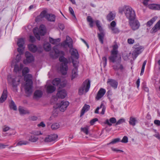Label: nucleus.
<instances>
[{"instance_id":"nucleus-1","label":"nucleus","mask_w":160,"mask_h":160,"mask_svg":"<svg viewBox=\"0 0 160 160\" xmlns=\"http://www.w3.org/2000/svg\"><path fill=\"white\" fill-rule=\"evenodd\" d=\"M53 50L55 52V54L53 55L50 53V55L53 58H56L59 56H61L59 58V61L62 63L60 66V71L63 75H66L68 69L67 64L68 61L67 58H65L63 56L64 55V52L62 51H60L57 49V46H55L53 48Z\"/></svg>"},{"instance_id":"nucleus-2","label":"nucleus","mask_w":160,"mask_h":160,"mask_svg":"<svg viewBox=\"0 0 160 160\" xmlns=\"http://www.w3.org/2000/svg\"><path fill=\"white\" fill-rule=\"evenodd\" d=\"M119 12L122 13L123 12L129 21L134 20L135 19L136 14L132 8L128 6H124L119 8Z\"/></svg>"},{"instance_id":"nucleus-3","label":"nucleus","mask_w":160,"mask_h":160,"mask_svg":"<svg viewBox=\"0 0 160 160\" xmlns=\"http://www.w3.org/2000/svg\"><path fill=\"white\" fill-rule=\"evenodd\" d=\"M68 38L70 40L69 42H68L67 41H65L62 43V45L64 46L66 45H67L70 48V51L71 52V58L72 61V60L74 61L78 60V59L79 58V54L78 51L76 49L72 48V40L68 36H67V39H68Z\"/></svg>"},{"instance_id":"nucleus-4","label":"nucleus","mask_w":160,"mask_h":160,"mask_svg":"<svg viewBox=\"0 0 160 160\" xmlns=\"http://www.w3.org/2000/svg\"><path fill=\"white\" fill-rule=\"evenodd\" d=\"M32 75L28 74L25 75L24 80L26 82L25 86V91L28 96H30L32 92Z\"/></svg>"},{"instance_id":"nucleus-5","label":"nucleus","mask_w":160,"mask_h":160,"mask_svg":"<svg viewBox=\"0 0 160 160\" xmlns=\"http://www.w3.org/2000/svg\"><path fill=\"white\" fill-rule=\"evenodd\" d=\"M69 104V103L68 101H62L60 103H57L55 107L56 109L54 110L52 116L54 117H57L58 116V113H55V112L57 111V108H59L60 111L64 112L66 109Z\"/></svg>"},{"instance_id":"nucleus-6","label":"nucleus","mask_w":160,"mask_h":160,"mask_svg":"<svg viewBox=\"0 0 160 160\" xmlns=\"http://www.w3.org/2000/svg\"><path fill=\"white\" fill-rule=\"evenodd\" d=\"M90 87V81L87 79L83 82L82 86L79 89L78 94L82 95L88 92Z\"/></svg>"},{"instance_id":"nucleus-7","label":"nucleus","mask_w":160,"mask_h":160,"mask_svg":"<svg viewBox=\"0 0 160 160\" xmlns=\"http://www.w3.org/2000/svg\"><path fill=\"white\" fill-rule=\"evenodd\" d=\"M33 32L36 38L38 40H40V36L38 32H39V34L42 36H44L46 33V29L45 26L43 24L41 25L39 29L38 28H35L33 29Z\"/></svg>"},{"instance_id":"nucleus-8","label":"nucleus","mask_w":160,"mask_h":160,"mask_svg":"<svg viewBox=\"0 0 160 160\" xmlns=\"http://www.w3.org/2000/svg\"><path fill=\"white\" fill-rule=\"evenodd\" d=\"M41 18L45 17L48 21L54 22L55 20V16L52 14H47L46 10H43L42 12L39 16Z\"/></svg>"},{"instance_id":"nucleus-9","label":"nucleus","mask_w":160,"mask_h":160,"mask_svg":"<svg viewBox=\"0 0 160 160\" xmlns=\"http://www.w3.org/2000/svg\"><path fill=\"white\" fill-rule=\"evenodd\" d=\"M72 63L74 68L72 69L71 73L72 80L76 78L78 76V68L79 62L78 60L74 61L72 60Z\"/></svg>"},{"instance_id":"nucleus-10","label":"nucleus","mask_w":160,"mask_h":160,"mask_svg":"<svg viewBox=\"0 0 160 160\" xmlns=\"http://www.w3.org/2000/svg\"><path fill=\"white\" fill-rule=\"evenodd\" d=\"M52 84L54 86H57L59 88H62L65 87L67 84V81L64 80L61 82L59 78H56L52 82Z\"/></svg>"},{"instance_id":"nucleus-11","label":"nucleus","mask_w":160,"mask_h":160,"mask_svg":"<svg viewBox=\"0 0 160 160\" xmlns=\"http://www.w3.org/2000/svg\"><path fill=\"white\" fill-rule=\"evenodd\" d=\"M129 25L133 30H136L138 29L140 26V24L137 20H131L129 21Z\"/></svg>"},{"instance_id":"nucleus-12","label":"nucleus","mask_w":160,"mask_h":160,"mask_svg":"<svg viewBox=\"0 0 160 160\" xmlns=\"http://www.w3.org/2000/svg\"><path fill=\"white\" fill-rule=\"evenodd\" d=\"M26 59L23 61V63L26 64L33 62L34 61V57L29 52H26L25 53Z\"/></svg>"},{"instance_id":"nucleus-13","label":"nucleus","mask_w":160,"mask_h":160,"mask_svg":"<svg viewBox=\"0 0 160 160\" xmlns=\"http://www.w3.org/2000/svg\"><path fill=\"white\" fill-rule=\"evenodd\" d=\"M58 136L56 134H52L48 135L44 139L45 142H55L57 141Z\"/></svg>"},{"instance_id":"nucleus-14","label":"nucleus","mask_w":160,"mask_h":160,"mask_svg":"<svg viewBox=\"0 0 160 160\" xmlns=\"http://www.w3.org/2000/svg\"><path fill=\"white\" fill-rule=\"evenodd\" d=\"M143 49V47L142 46H139L136 48L132 53L133 57L136 58L138 55L142 52Z\"/></svg>"},{"instance_id":"nucleus-15","label":"nucleus","mask_w":160,"mask_h":160,"mask_svg":"<svg viewBox=\"0 0 160 160\" xmlns=\"http://www.w3.org/2000/svg\"><path fill=\"white\" fill-rule=\"evenodd\" d=\"M117 54L111 53V55L109 57V58L110 60L113 63L115 62H121V58H118Z\"/></svg>"},{"instance_id":"nucleus-16","label":"nucleus","mask_w":160,"mask_h":160,"mask_svg":"<svg viewBox=\"0 0 160 160\" xmlns=\"http://www.w3.org/2000/svg\"><path fill=\"white\" fill-rule=\"evenodd\" d=\"M106 92V91L104 89L100 88L95 97L96 99L97 100H99L104 96Z\"/></svg>"},{"instance_id":"nucleus-17","label":"nucleus","mask_w":160,"mask_h":160,"mask_svg":"<svg viewBox=\"0 0 160 160\" xmlns=\"http://www.w3.org/2000/svg\"><path fill=\"white\" fill-rule=\"evenodd\" d=\"M107 83L109 84L114 89L117 88L118 85V82L115 80L109 79L107 81Z\"/></svg>"},{"instance_id":"nucleus-18","label":"nucleus","mask_w":160,"mask_h":160,"mask_svg":"<svg viewBox=\"0 0 160 160\" xmlns=\"http://www.w3.org/2000/svg\"><path fill=\"white\" fill-rule=\"evenodd\" d=\"M100 108L102 109V111L101 112V114L102 115L104 114L106 110V107L105 105L102 102L101 103L100 106L98 107L95 110L94 112L95 113L98 114L99 113V110Z\"/></svg>"},{"instance_id":"nucleus-19","label":"nucleus","mask_w":160,"mask_h":160,"mask_svg":"<svg viewBox=\"0 0 160 160\" xmlns=\"http://www.w3.org/2000/svg\"><path fill=\"white\" fill-rule=\"evenodd\" d=\"M121 62H117L116 64L112 66L113 69L116 71L120 70L121 72H122L124 69L123 65L121 64Z\"/></svg>"},{"instance_id":"nucleus-20","label":"nucleus","mask_w":160,"mask_h":160,"mask_svg":"<svg viewBox=\"0 0 160 160\" xmlns=\"http://www.w3.org/2000/svg\"><path fill=\"white\" fill-rule=\"evenodd\" d=\"M21 78V76H18L15 78H13L12 79V84L13 87H17L19 84Z\"/></svg>"},{"instance_id":"nucleus-21","label":"nucleus","mask_w":160,"mask_h":160,"mask_svg":"<svg viewBox=\"0 0 160 160\" xmlns=\"http://www.w3.org/2000/svg\"><path fill=\"white\" fill-rule=\"evenodd\" d=\"M116 119L115 118L112 117L110 118L109 119H107L105 122V124H107L109 126H111L112 124H116Z\"/></svg>"},{"instance_id":"nucleus-22","label":"nucleus","mask_w":160,"mask_h":160,"mask_svg":"<svg viewBox=\"0 0 160 160\" xmlns=\"http://www.w3.org/2000/svg\"><path fill=\"white\" fill-rule=\"evenodd\" d=\"M160 29V20L156 23L154 27L152 28L151 32L152 33L157 32Z\"/></svg>"},{"instance_id":"nucleus-23","label":"nucleus","mask_w":160,"mask_h":160,"mask_svg":"<svg viewBox=\"0 0 160 160\" xmlns=\"http://www.w3.org/2000/svg\"><path fill=\"white\" fill-rule=\"evenodd\" d=\"M57 95L59 98L62 99L64 98L67 95L66 91L65 90H62L59 91L58 92Z\"/></svg>"},{"instance_id":"nucleus-24","label":"nucleus","mask_w":160,"mask_h":160,"mask_svg":"<svg viewBox=\"0 0 160 160\" xmlns=\"http://www.w3.org/2000/svg\"><path fill=\"white\" fill-rule=\"evenodd\" d=\"M7 97V91L4 90L0 98V102L2 103L6 99Z\"/></svg>"},{"instance_id":"nucleus-25","label":"nucleus","mask_w":160,"mask_h":160,"mask_svg":"<svg viewBox=\"0 0 160 160\" xmlns=\"http://www.w3.org/2000/svg\"><path fill=\"white\" fill-rule=\"evenodd\" d=\"M90 108V106L89 105L85 104L81 111L80 116L81 117L86 112L89 110Z\"/></svg>"},{"instance_id":"nucleus-26","label":"nucleus","mask_w":160,"mask_h":160,"mask_svg":"<svg viewBox=\"0 0 160 160\" xmlns=\"http://www.w3.org/2000/svg\"><path fill=\"white\" fill-rule=\"evenodd\" d=\"M115 16V13L112 12H110L107 15L106 18L107 20L110 21L114 19Z\"/></svg>"},{"instance_id":"nucleus-27","label":"nucleus","mask_w":160,"mask_h":160,"mask_svg":"<svg viewBox=\"0 0 160 160\" xmlns=\"http://www.w3.org/2000/svg\"><path fill=\"white\" fill-rule=\"evenodd\" d=\"M112 49L111 51V53L113 54H118V46L117 44V42L115 41L114 42V45L112 46Z\"/></svg>"},{"instance_id":"nucleus-28","label":"nucleus","mask_w":160,"mask_h":160,"mask_svg":"<svg viewBox=\"0 0 160 160\" xmlns=\"http://www.w3.org/2000/svg\"><path fill=\"white\" fill-rule=\"evenodd\" d=\"M138 122V121L136 118L133 117H131L129 118V124L132 126H134Z\"/></svg>"},{"instance_id":"nucleus-29","label":"nucleus","mask_w":160,"mask_h":160,"mask_svg":"<svg viewBox=\"0 0 160 160\" xmlns=\"http://www.w3.org/2000/svg\"><path fill=\"white\" fill-rule=\"evenodd\" d=\"M148 7L151 9L160 10V4H151L149 5Z\"/></svg>"},{"instance_id":"nucleus-30","label":"nucleus","mask_w":160,"mask_h":160,"mask_svg":"<svg viewBox=\"0 0 160 160\" xmlns=\"http://www.w3.org/2000/svg\"><path fill=\"white\" fill-rule=\"evenodd\" d=\"M28 48L30 51L33 52H36L38 49L36 46L32 44L28 45Z\"/></svg>"},{"instance_id":"nucleus-31","label":"nucleus","mask_w":160,"mask_h":160,"mask_svg":"<svg viewBox=\"0 0 160 160\" xmlns=\"http://www.w3.org/2000/svg\"><path fill=\"white\" fill-rule=\"evenodd\" d=\"M42 95L41 91L39 90H36L34 93V98H41Z\"/></svg>"},{"instance_id":"nucleus-32","label":"nucleus","mask_w":160,"mask_h":160,"mask_svg":"<svg viewBox=\"0 0 160 160\" xmlns=\"http://www.w3.org/2000/svg\"><path fill=\"white\" fill-rule=\"evenodd\" d=\"M56 88L52 85H48L47 88V91L48 93H52L54 92Z\"/></svg>"},{"instance_id":"nucleus-33","label":"nucleus","mask_w":160,"mask_h":160,"mask_svg":"<svg viewBox=\"0 0 160 160\" xmlns=\"http://www.w3.org/2000/svg\"><path fill=\"white\" fill-rule=\"evenodd\" d=\"M157 19V17H154L151 19L149 21L147 22L146 23V25L148 27H150L151 26L152 24Z\"/></svg>"},{"instance_id":"nucleus-34","label":"nucleus","mask_w":160,"mask_h":160,"mask_svg":"<svg viewBox=\"0 0 160 160\" xmlns=\"http://www.w3.org/2000/svg\"><path fill=\"white\" fill-rule=\"evenodd\" d=\"M18 110L21 114H25L29 113V112L28 110L24 109L23 107H19Z\"/></svg>"},{"instance_id":"nucleus-35","label":"nucleus","mask_w":160,"mask_h":160,"mask_svg":"<svg viewBox=\"0 0 160 160\" xmlns=\"http://www.w3.org/2000/svg\"><path fill=\"white\" fill-rule=\"evenodd\" d=\"M87 21L89 22V25L91 28L93 27V24L94 23V20L90 16H88L87 18Z\"/></svg>"},{"instance_id":"nucleus-36","label":"nucleus","mask_w":160,"mask_h":160,"mask_svg":"<svg viewBox=\"0 0 160 160\" xmlns=\"http://www.w3.org/2000/svg\"><path fill=\"white\" fill-rule=\"evenodd\" d=\"M49 40L51 43L53 44H57L60 42V39L58 38V39H54L51 38H49Z\"/></svg>"},{"instance_id":"nucleus-37","label":"nucleus","mask_w":160,"mask_h":160,"mask_svg":"<svg viewBox=\"0 0 160 160\" xmlns=\"http://www.w3.org/2000/svg\"><path fill=\"white\" fill-rule=\"evenodd\" d=\"M23 67L22 64H21L20 66L18 65H15L14 66V71L17 72L21 70Z\"/></svg>"},{"instance_id":"nucleus-38","label":"nucleus","mask_w":160,"mask_h":160,"mask_svg":"<svg viewBox=\"0 0 160 160\" xmlns=\"http://www.w3.org/2000/svg\"><path fill=\"white\" fill-rule=\"evenodd\" d=\"M44 49L46 51H49L51 48V45L48 42H46L43 45Z\"/></svg>"},{"instance_id":"nucleus-39","label":"nucleus","mask_w":160,"mask_h":160,"mask_svg":"<svg viewBox=\"0 0 160 160\" xmlns=\"http://www.w3.org/2000/svg\"><path fill=\"white\" fill-rule=\"evenodd\" d=\"M101 33L98 34V37L100 41L102 43H103V39L104 36V34L102 31H100Z\"/></svg>"},{"instance_id":"nucleus-40","label":"nucleus","mask_w":160,"mask_h":160,"mask_svg":"<svg viewBox=\"0 0 160 160\" xmlns=\"http://www.w3.org/2000/svg\"><path fill=\"white\" fill-rule=\"evenodd\" d=\"M24 44V40L23 38H20L18 40L17 42V44L18 47L21 48L23 46Z\"/></svg>"},{"instance_id":"nucleus-41","label":"nucleus","mask_w":160,"mask_h":160,"mask_svg":"<svg viewBox=\"0 0 160 160\" xmlns=\"http://www.w3.org/2000/svg\"><path fill=\"white\" fill-rule=\"evenodd\" d=\"M38 140V138L34 136H31L29 138V140L32 142H37Z\"/></svg>"},{"instance_id":"nucleus-42","label":"nucleus","mask_w":160,"mask_h":160,"mask_svg":"<svg viewBox=\"0 0 160 160\" xmlns=\"http://www.w3.org/2000/svg\"><path fill=\"white\" fill-rule=\"evenodd\" d=\"M29 143L28 141H19L17 144V146L26 145Z\"/></svg>"},{"instance_id":"nucleus-43","label":"nucleus","mask_w":160,"mask_h":160,"mask_svg":"<svg viewBox=\"0 0 160 160\" xmlns=\"http://www.w3.org/2000/svg\"><path fill=\"white\" fill-rule=\"evenodd\" d=\"M59 124L57 123H55L53 124L51 126V128L52 130H56L59 128Z\"/></svg>"},{"instance_id":"nucleus-44","label":"nucleus","mask_w":160,"mask_h":160,"mask_svg":"<svg viewBox=\"0 0 160 160\" xmlns=\"http://www.w3.org/2000/svg\"><path fill=\"white\" fill-rule=\"evenodd\" d=\"M10 107L12 109L14 110H16L17 109L16 106L13 101H11L10 105Z\"/></svg>"},{"instance_id":"nucleus-45","label":"nucleus","mask_w":160,"mask_h":160,"mask_svg":"<svg viewBox=\"0 0 160 160\" xmlns=\"http://www.w3.org/2000/svg\"><path fill=\"white\" fill-rule=\"evenodd\" d=\"M96 23L97 27L98 28V30L100 31H103L102 28L100 24V22L99 20H96L95 21Z\"/></svg>"},{"instance_id":"nucleus-46","label":"nucleus","mask_w":160,"mask_h":160,"mask_svg":"<svg viewBox=\"0 0 160 160\" xmlns=\"http://www.w3.org/2000/svg\"><path fill=\"white\" fill-rule=\"evenodd\" d=\"M29 69L27 67L24 68L22 70V73L23 76L24 75L27 73L29 72Z\"/></svg>"},{"instance_id":"nucleus-47","label":"nucleus","mask_w":160,"mask_h":160,"mask_svg":"<svg viewBox=\"0 0 160 160\" xmlns=\"http://www.w3.org/2000/svg\"><path fill=\"white\" fill-rule=\"evenodd\" d=\"M120 139L119 138H116L110 142L107 143V145H109L110 144H114L116 143L119 142L120 141Z\"/></svg>"},{"instance_id":"nucleus-48","label":"nucleus","mask_w":160,"mask_h":160,"mask_svg":"<svg viewBox=\"0 0 160 160\" xmlns=\"http://www.w3.org/2000/svg\"><path fill=\"white\" fill-rule=\"evenodd\" d=\"M125 122V120L124 118H121L119 119L117 122L116 121V124L115 125H118L121 124Z\"/></svg>"},{"instance_id":"nucleus-49","label":"nucleus","mask_w":160,"mask_h":160,"mask_svg":"<svg viewBox=\"0 0 160 160\" xmlns=\"http://www.w3.org/2000/svg\"><path fill=\"white\" fill-rule=\"evenodd\" d=\"M110 29L112 30V32L114 33H118L120 31L119 29L116 27L114 28H112Z\"/></svg>"},{"instance_id":"nucleus-50","label":"nucleus","mask_w":160,"mask_h":160,"mask_svg":"<svg viewBox=\"0 0 160 160\" xmlns=\"http://www.w3.org/2000/svg\"><path fill=\"white\" fill-rule=\"evenodd\" d=\"M16 133L15 131L13 129H10V132L7 133L8 136H11L12 135H14Z\"/></svg>"},{"instance_id":"nucleus-51","label":"nucleus","mask_w":160,"mask_h":160,"mask_svg":"<svg viewBox=\"0 0 160 160\" xmlns=\"http://www.w3.org/2000/svg\"><path fill=\"white\" fill-rule=\"evenodd\" d=\"M81 130L84 132L87 135L88 133V127H84L81 128Z\"/></svg>"},{"instance_id":"nucleus-52","label":"nucleus","mask_w":160,"mask_h":160,"mask_svg":"<svg viewBox=\"0 0 160 160\" xmlns=\"http://www.w3.org/2000/svg\"><path fill=\"white\" fill-rule=\"evenodd\" d=\"M69 9L71 14L72 15V16L75 19H76V18L74 14V11L72 8L70 7L69 8Z\"/></svg>"},{"instance_id":"nucleus-53","label":"nucleus","mask_w":160,"mask_h":160,"mask_svg":"<svg viewBox=\"0 0 160 160\" xmlns=\"http://www.w3.org/2000/svg\"><path fill=\"white\" fill-rule=\"evenodd\" d=\"M10 129V127L6 125L3 126L2 128V131L3 132H6Z\"/></svg>"},{"instance_id":"nucleus-54","label":"nucleus","mask_w":160,"mask_h":160,"mask_svg":"<svg viewBox=\"0 0 160 160\" xmlns=\"http://www.w3.org/2000/svg\"><path fill=\"white\" fill-rule=\"evenodd\" d=\"M31 134L35 135H39L42 134L41 132L39 131H33L32 132Z\"/></svg>"},{"instance_id":"nucleus-55","label":"nucleus","mask_w":160,"mask_h":160,"mask_svg":"<svg viewBox=\"0 0 160 160\" xmlns=\"http://www.w3.org/2000/svg\"><path fill=\"white\" fill-rule=\"evenodd\" d=\"M116 25V22L114 21H112L110 23V26L109 27V29L115 27Z\"/></svg>"},{"instance_id":"nucleus-56","label":"nucleus","mask_w":160,"mask_h":160,"mask_svg":"<svg viewBox=\"0 0 160 160\" xmlns=\"http://www.w3.org/2000/svg\"><path fill=\"white\" fill-rule=\"evenodd\" d=\"M21 54H18L16 57V58L15 59L17 62H19L21 60Z\"/></svg>"},{"instance_id":"nucleus-57","label":"nucleus","mask_w":160,"mask_h":160,"mask_svg":"<svg viewBox=\"0 0 160 160\" xmlns=\"http://www.w3.org/2000/svg\"><path fill=\"white\" fill-rule=\"evenodd\" d=\"M24 49V48L22 47L21 48H18V51L20 53L19 54H22L23 53V51Z\"/></svg>"},{"instance_id":"nucleus-58","label":"nucleus","mask_w":160,"mask_h":160,"mask_svg":"<svg viewBox=\"0 0 160 160\" xmlns=\"http://www.w3.org/2000/svg\"><path fill=\"white\" fill-rule=\"evenodd\" d=\"M146 63H147L146 60H145L143 62V63L142 64V67L141 72H144L145 66L146 65Z\"/></svg>"},{"instance_id":"nucleus-59","label":"nucleus","mask_w":160,"mask_h":160,"mask_svg":"<svg viewBox=\"0 0 160 160\" xmlns=\"http://www.w3.org/2000/svg\"><path fill=\"white\" fill-rule=\"evenodd\" d=\"M121 142L125 143L127 142H128V137L127 136H124L121 141Z\"/></svg>"},{"instance_id":"nucleus-60","label":"nucleus","mask_w":160,"mask_h":160,"mask_svg":"<svg viewBox=\"0 0 160 160\" xmlns=\"http://www.w3.org/2000/svg\"><path fill=\"white\" fill-rule=\"evenodd\" d=\"M98 119L97 118H95L92 120L90 122V123L91 125H93L95 122L98 121Z\"/></svg>"},{"instance_id":"nucleus-61","label":"nucleus","mask_w":160,"mask_h":160,"mask_svg":"<svg viewBox=\"0 0 160 160\" xmlns=\"http://www.w3.org/2000/svg\"><path fill=\"white\" fill-rule=\"evenodd\" d=\"M103 62H104V66H106L107 65V58L106 57H104L102 58Z\"/></svg>"},{"instance_id":"nucleus-62","label":"nucleus","mask_w":160,"mask_h":160,"mask_svg":"<svg viewBox=\"0 0 160 160\" xmlns=\"http://www.w3.org/2000/svg\"><path fill=\"white\" fill-rule=\"evenodd\" d=\"M154 124L157 126H160V121L158 120H155L154 121Z\"/></svg>"},{"instance_id":"nucleus-63","label":"nucleus","mask_w":160,"mask_h":160,"mask_svg":"<svg viewBox=\"0 0 160 160\" xmlns=\"http://www.w3.org/2000/svg\"><path fill=\"white\" fill-rule=\"evenodd\" d=\"M128 42L129 44H132L134 42V40L132 38H129L128 39Z\"/></svg>"},{"instance_id":"nucleus-64","label":"nucleus","mask_w":160,"mask_h":160,"mask_svg":"<svg viewBox=\"0 0 160 160\" xmlns=\"http://www.w3.org/2000/svg\"><path fill=\"white\" fill-rule=\"evenodd\" d=\"M29 41L31 42H33L35 41V38L32 36H30L29 37Z\"/></svg>"}]
</instances>
